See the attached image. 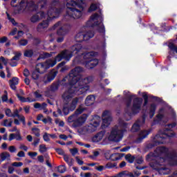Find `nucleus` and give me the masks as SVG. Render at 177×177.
Masks as SVG:
<instances>
[{
  "instance_id": "1",
  "label": "nucleus",
  "mask_w": 177,
  "mask_h": 177,
  "mask_svg": "<svg viewBox=\"0 0 177 177\" xmlns=\"http://www.w3.org/2000/svg\"><path fill=\"white\" fill-rule=\"evenodd\" d=\"M82 71H84L83 67H75L69 73L68 77H65L61 81L54 82L50 86V91L56 92L59 90L60 85L68 86V90L62 94V99L65 102H68L70 99H72L77 92L82 94L86 93L89 91V85L88 84L92 82L93 79L91 76L82 78V75H81Z\"/></svg>"
},
{
  "instance_id": "2",
  "label": "nucleus",
  "mask_w": 177,
  "mask_h": 177,
  "mask_svg": "<svg viewBox=\"0 0 177 177\" xmlns=\"http://www.w3.org/2000/svg\"><path fill=\"white\" fill-rule=\"evenodd\" d=\"M85 0H71L66 3V15L65 17H70L71 19H80L82 16L85 8Z\"/></svg>"
},
{
  "instance_id": "3",
  "label": "nucleus",
  "mask_w": 177,
  "mask_h": 177,
  "mask_svg": "<svg viewBox=\"0 0 177 177\" xmlns=\"http://www.w3.org/2000/svg\"><path fill=\"white\" fill-rule=\"evenodd\" d=\"M127 132L126 129H123L121 125H115L111 131V133L108 138L110 142H121L124 138V133Z\"/></svg>"
},
{
  "instance_id": "4",
  "label": "nucleus",
  "mask_w": 177,
  "mask_h": 177,
  "mask_svg": "<svg viewBox=\"0 0 177 177\" xmlns=\"http://www.w3.org/2000/svg\"><path fill=\"white\" fill-rule=\"evenodd\" d=\"M72 57L73 53H71L70 50L64 49L55 57V59L53 61L55 62L56 64L57 62H62L63 59L64 60H66V62H70Z\"/></svg>"
},
{
  "instance_id": "5",
  "label": "nucleus",
  "mask_w": 177,
  "mask_h": 177,
  "mask_svg": "<svg viewBox=\"0 0 177 177\" xmlns=\"http://www.w3.org/2000/svg\"><path fill=\"white\" fill-rule=\"evenodd\" d=\"M56 66V61L49 59L46 61L45 62L39 63L36 65V67H39L41 74H44L46 73V70L50 68V67H54Z\"/></svg>"
},
{
  "instance_id": "6",
  "label": "nucleus",
  "mask_w": 177,
  "mask_h": 177,
  "mask_svg": "<svg viewBox=\"0 0 177 177\" xmlns=\"http://www.w3.org/2000/svg\"><path fill=\"white\" fill-rule=\"evenodd\" d=\"M143 104V98L137 97L133 99L131 106V113L134 115L138 114L142 110V104Z\"/></svg>"
},
{
  "instance_id": "7",
  "label": "nucleus",
  "mask_w": 177,
  "mask_h": 177,
  "mask_svg": "<svg viewBox=\"0 0 177 177\" xmlns=\"http://www.w3.org/2000/svg\"><path fill=\"white\" fill-rule=\"evenodd\" d=\"M102 117L105 118L102 119L101 128H102V129H106V128H107L113 121V118L111 117V112L109 110H105L102 113Z\"/></svg>"
},
{
  "instance_id": "8",
  "label": "nucleus",
  "mask_w": 177,
  "mask_h": 177,
  "mask_svg": "<svg viewBox=\"0 0 177 177\" xmlns=\"http://www.w3.org/2000/svg\"><path fill=\"white\" fill-rule=\"evenodd\" d=\"M171 131H172V129L165 128L163 131H160L155 138L156 139H162V140L167 139V138H174L176 134L175 133H171Z\"/></svg>"
},
{
  "instance_id": "9",
  "label": "nucleus",
  "mask_w": 177,
  "mask_h": 177,
  "mask_svg": "<svg viewBox=\"0 0 177 177\" xmlns=\"http://www.w3.org/2000/svg\"><path fill=\"white\" fill-rule=\"evenodd\" d=\"M136 6L138 13H147L149 12V8L145 4L143 0H135Z\"/></svg>"
},
{
  "instance_id": "10",
  "label": "nucleus",
  "mask_w": 177,
  "mask_h": 177,
  "mask_svg": "<svg viewBox=\"0 0 177 177\" xmlns=\"http://www.w3.org/2000/svg\"><path fill=\"white\" fill-rule=\"evenodd\" d=\"M169 160L170 165L175 167L177 165V151L176 150H173L167 153L166 156Z\"/></svg>"
},
{
  "instance_id": "11",
  "label": "nucleus",
  "mask_w": 177,
  "mask_h": 177,
  "mask_svg": "<svg viewBox=\"0 0 177 177\" xmlns=\"http://www.w3.org/2000/svg\"><path fill=\"white\" fill-rule=\"evenodd\" d=\"M84 64L87 70H92L99 64V59L93 57L90 60L84 61Z\"/></svg>"
},
{
  "instance_id": "12",
  "label": "nucleus",
  "mask_w": 177,
  "mask_h": 177,
  "mask_svg": "<svg viewBox=\"0 0 177 177\" xmlns=\"http://www.w3.org/2000/svg\"><path fill=\"white\" fill-rule=\"evenodd\" d=\"M84 110H85V109H84V108H82V106H80L77 108V109H76V111L74 112V113L68 118V122H74V121H75V120H77V118L78 117V115H80V114H82V113H84Z\"/></svg>"
},
{
  "instance_id": "13",
  "label": "nucleus",
  "mask_w": 177,
  "mask_h": 177,
  "mask_svg": "<svg viewBox=\"0 0 177 177\" xmlns=\"http://www.w3.org/2000/svg\"><path fill=\"white\" fill-rule=\"evenodd\" d=\"M151 132H153L152 128H150L148 130L145 129L141 131L139 134V138L137 139V142L140 143V142H142L143 139H146V138H147V136H149Z\"/></svg>"
},
{
  "instance_id": "14",
  "label": "nucleus",
  "mask_w": 177,
  "mask_h": 177,
  "mask_svg": "<svg viewBox=\"0 0 177 177\" xmlns=\"http://www.w3.org/2000/svg\"><path fill=\"white\" fill-rule=\"evenodd\" d=\"M100 125V122L97 121H94L93 123H91L88 126H86V131L88 133H92L97 129V127Z\"/></svg>"
},
{
  "instance_id": "15",
  "label": "nucleus",
  "mask_w": 177,
  "mask_h": 177,
  "mask_svg": "<svg viewBox=\"0 0 177 177\" xmlns=\"http://www.w3.org/2000/svg\"><path fill=\"white\" fill-rule=\"evenodd\" d=\"M82 49V45L80 44H76L70 48L69 51L71 52V53H72V56H74V55H77V53L81 52Z\"/></svg>"
},
{
  "instance_id": "16",
  "label": "nucleus",
  "mask_w": 177,
  "mask_h": 177,
  "mask_svg": "<svg viewBox=\"0 0 177 177\" xmlns=\"http://www.w3.org/2000/svg\"><path fill=\"white\" fill-rule=\"evenodd\" d=\"M134 96H136L135 95H129L126 101H125V104H126V108L124 109V111L127 114H131V113H129V107H131V104H132V97H134Z\"/></svg>"
},
{
  "instance_id": "17",
  "label": "nucleus",
  "mask_w": 177,
  "mask_h": 177,
  "mask_svg": "<svg viewBox=\"0 0 177 177\" xmlns=\"http://www.w3.org/2000/svg\"><path fill=\"white\" fill-rule=\"evenodd\" d=\"M60 13H62V8H52L48 11V16H52L53 19H56L55 15L59 16Z\"/></svg>"
},
{
  "instance_id": "18",
  "label": "nucleus",
  "mask_w": 177,
  "mask_h": 177,
  "mask_svg": "<svg viewBox=\"0 0 177 177\" xmlns=\"http://www.w3.org/2000/svg\"><path fill=\"white\" fill-rule=\"evenodd\" d=\"M85 121L86 119L84 117L78 118L73 122V127L74 128L82 127V125L84 124Z\"/></svg>"
},
{
  "instance_id": "19",
  "label": "nucleus",
  "mask_w": 177,
  "mask_h": 177,
  "mask_svg": "<svg viewBox=\"0 0 177 177\" xmlns=\"http://www.w3.org/2000/svg\"><path fill=\"white\" fill-rule=\"evenodd\" d=\"M125 156V153H115L110 155L109 160L111 161H118V160H121L122 157Z\"/></svg>"
},
{
  "instance_id": "20",
  "label": "nucleus",
  "mask_w": 177,
  "mask_h": 177,
  "mask_svg": "<svg viewBox=\"0 0 177 177\" xmlns=\"http://www.w3.org/2000/svg\"><path fill=\"white\" fill-rule=\"evenodd\" d=\"M17 97L19 99V100H20V102H21V103H32V102H35V99H32L31 100V98L30 97H24L21 95H20V94L17 93L16 95Z\"/></svg>"
},
{
  "instance_id": "21",
  "label": "nucleus",
  "mask_w": 177,
  "mask_h": 177,
  "mask_svg": "<svg viewBox=\"0 0 177 177\" xmlns=\"http://www.w3.org/2000/svg\"><path fill=\"white\" fill-rule=\"evenodd\" d=\"M14 139H16V140H22L23 138H21L19 131H17L16 133L10 134L8 138L9 142H12V140H14Z\"/></svg>"
},
{
  "instance_id": "22",
  "label": "nucleus",
  "mask_w": 177,
  "mask_h": 177,
  "mask_svg": "<svg viewBox=\"0 0 177 177\" xmlns=\"http://www.w3.org/2000/svg\"><path fill=\"white\" fill-rule=\"evenodd\" d=\"M10 86L12 91H16L17 88L16 85H19V77H13L12 80L9 81Z\"/></svg>"
},
{
  "instance_id": "23",
  "label": "nucleus",
  "mask_w": 177,
  "mask_h": 177,
  "mask_svg": "<svg viewBox=\"0 0 177 177\" xmlns=\"http://www.w3.org/2000/svg\"><path fill=\"white\" fill-rule=\"evenodd\" d=\"M27 6L29 12H37V10H38V5L35 4V2L33 1L28 3Z\"/></svg>"
},
{
  "instance_id": "24",
  "label": "nucleus",
  "mask_w": 177,
  "mask_h": 177,
  "mask_svg": "<svg viewBox=\"0 0 177 177\" xmlns=\"http://www.w3.org/2000/svg\"><path fill=\"white\" fill-rule=\"evenodd\" d=\"M84 38H85V41H89L91 38H93L95 37V31L94 30H86V32H83Z\"/></svg>"
},
{
  "instance_id": "25",
  "label": "nucleus",
  "mask_w": 177,
  "mask_h": 177,
  "mask_svg": "<svg viewBox=\"0 0 177 177\" xmlns=\"http://www.w3.org/2000/svg\"><path fill=\"white\" fill-rule=\"evenodd\" d=\"M57 113H58V114H59V115L61 116L68 115V114H70V109H68V106H64L62 111V109L58 108L57 110Z\"/></svg>"
},
{
  "instance_id": "26",
  "label": "nucleus",
  "mask_w": 177,
  "mask_h": 177,
  "mask_svg": "<svg viewBox=\"0 0 177 177\" xmlns=\"http://www.w3.org/2000/svg\"><path fill=\"white\" fill-rule=\"evenodd\" d=\"M78 102H80V98L78 97H75L72 100L70 106H68L69 111H74V110L77 109V105L78 104Z\"/></svg>"
},
{
  "instance_id": "27",
  "label": "nucleus",
  "mask_w": 177,
  "mask_h": 177,
  "mask_svg": "<svg viewBox=\"0 0 177 177\" xmlns=\"http://www.w3.org/2000/svg\"><path fill=\"white\" fill-rule=\"evenodd\" d=\"M13 117V118L17 117V118H19V121H21V122H22L23 125H26V118L24 116H20V115L19 114V110L16 109L14 111V113H12V116Z\"/></svg>"
},
{
  "instance_id": "28",
  "label": "nucleus",
  "mask_w": 177,
  "mask_h": 177,
  "mask_svg": "<svg viewBox=\"0 0 177 177\" xmlns=\"http://www.w3.org/2000/svg\"><path fill=\"white\" fill-rule=\"evenodd\" d=\"M95 97L93 95H89L85 100V104L87 106H92L95 102Z\"/></svg>"
},
{
  "instance_id": "29",
  "label": "nucleus",
  "mask_w": 177,
  "mask_h": 177,
  "mask_svg": "<svg viewBox=\"0 0 177 177\" xmlns=\"http://www.w3.org/2000/svg\"><path fill=\"white\" fill-rule=\"evenodd\" d=\"M39 74H41V69H39V68L38 67H36L35 69L32 72V78L35 81H37V80L39 79Z\"/></svg>"
},
{
  "instance_id": "30",
  "label": "nucleus",
  "mask_w": 177,
  "mask_h": 177,
  "mask_svg": "<svg viewBox=\"0 0 177 177\" xmlns=\"http://www.w3.org/2000/svg\"><path fill=\"white\" fill-rule=\"evenodd\" d=\"M57 75V71L50 72L49 74L46 75L47 80L45 82H52L56 76Z\"/></svg>"
},
{
  "instance_id": "31",
  "label": "nucleus",
  "mask_w": 177,
  "mask_h": 177,
  "mask_svg": "<svg viewBox=\"0 0 177 177\" xmlns=\"http://www.w3.org/2000/svg\"><path fill=\"white\" fill-rule=\"evenodd\" d=\"M106 134V131H102L98 132L93 138L94 142H100V140L103 139V136Z\"/></svg>"
},
{
  "instance_id": "32",
  "label": "nucleus",
  "mask_w": 177,
  "mask_h": 177,
  "mask_svg": "<svg viewBox=\"0 0 177 177\" xmlns=\"http://www.w3.org/2000/svg\"><path fill=\"white\" fill-rule=\"evenodd\" d=\"M156 110H157V105L154 103L151 104L149 107V118H153L154 114H156Z\"/></svg>"
},
{
  "instance_id": "33",
  "label": "nucleus",
  "mask_w": 177,
  "mask_h": 177,
  "mask_svg": "<svg viewBox=\"0 0 177 177\" xmlns=\"http://www.w3.org/2000/svg\"><path fill=\"white\" fill-rule=\"evenodd\" d=\"M85 35H84V32H81L77 33L75 37V39L76 41V42H84V41H86L85 40Z\"/></svg>"
},
{
  "instance_id": "34",
  "label": "nucleus",
  "mask_w": 177,
  "mask_h": 177,
  "mask_svg": "<svg viewBox=\"0 0 177 177\" xmlns=\"http://www.w3.org/2000/svg\"><path fill=\"white\" fill-rule=\"evenodd\" d=\"M140 125H142L140 120H137L131 127L132 132H138V131H140Z\"/></svg>"
},
{
  "instance_id": "35",
  "label": "nucleus",
  "mask_w": 177,
  "mask_h": 177,
  "mask_svg": "<svg viewBox=\"0 0 177 177\" xmlns=\"http://www.w3.org/2000/svg\"><path fill=\"white\" fill-rule=\"evenodd\" d=\"M169 51V55H171L172 52H175L177 53V46L175 45L173 42H169L167 45Z\"/></svg>"
},
{
  "instance_id": "36",
  "label": "nucleus",
  "mask_w": 177,
  "mask_h": 177,
  "mask_svg": "<svg viewBox=\"0 0 177 177\" xmlns=\"http://www.w3.org/2000/svg\"><path fill=\"white\" fill-rule=\"evenodd\" d=\"M48 27H49V21L44 20L37 26V31H39L41 28H48Z\"/></svg>"
},
{
  "instance_id": "37",
  "label": "nucleus",
  "mask_w": 177,
  "mask_h": 177,
  "mask_svg": "<svg viewBox=\"0 0 177 177\" xmlns=\"http://www.w3.org/2000/svg\"><path fill=\"white\" fill-rule=\"evenodd\" d=\"M118 163L114 162H108L105 165L106 169H113V168H115V169H118V167L117 166Z\"/></svg>"
},
{
  "instance_id": "38",
  "label": "nucleus",
  "mask_w": 177,
  "mask_h": 177,
  "mask_svg": "<svg viewBox=\"0 0 177 177\" xmlns=\"http://www.w3.org/2000/svg\"><path fill=\"white\" fill-rule=\"evenodd\" d=\"M68 32V30L66 29L64 27H61L57 30V34L59 37H64L67 33Z\"/></svg>"
},
{
  "instance_id": "39",
  "label": "nucleus",
  "mask_w": 177,
  "mask_h": 177,
  "mask_svg": "<svg viewBox=\"0 0 177 177\" xmlns=\"http://www.w3.org/2000/svg\"><path fill=\"white\" fill-rule=\"evenodd\" d=\"M124 158L129 164H133V162L136 158L134 156H132L131 153H127Z\"/></svg>"
},
{
  "instance_id": "40",
  "label": "nucleus",
  "mask_w": 177,
  "mask_h": 177,
  "mask_svg": "<svg viewBox=\"0 0 177 177\" xmlns=\"http://www.w3.org/2000/svg\"><path fill=\"white\" fill-rule=\"evenodd\" d=\"M24 57H29L31 58L32 56H34V50L32 49H26L24 52Z\"/></svg>"
},
{
  "instance_id": "41",
  "label": "nucleus",
  "mask_w": 177,
  "mask_h": 177,
  "mask_svg": "<svg viewBox=\"0 0 177 177\" xmlns=\"http://www.w3.org/2000/svg\"><path fill=\"white\" fill-rule=\"evenodd\" d=\"M0 157L1 158V162H2L3 161H5V160L10 158V153L8 151H4L0 154Z\"/></svg>"
},
{
  "instance_id": "42",
  "label": "nucleus",
  "mask_w": 177,
  "mask_h": 177,
  "mask_svg": "<svg viewBox=\"0 0 177 177\" xmlns=\"http://www.w3.org/2000/svg\"><path fill=\"white\" fill-rule=\"evenodd\" d=\"M158 172L160 175H168L169 174V169L167 167L159 168Z\"/></svg>"
},
{
  "instance_id": "43",
  "label": "nucleus",
  "mask_w": 177,
  "mask_h": 177,
  "mask_svg": "<svg viewBox=\"0 0 177 177\" xmlns=\"http://www.w3.org/2000/svg\"><path fill=\"white\" fill-rule=\"evenodd\" d=\"M83 55V59L84 62H86L87 60H91L93 57V53L92 52L84 53Z\"/></svg>"
},
{
  "instance_id": "44",
  "label": "nucleus",
  "mask_w": 177,
  "mask_h": 177,
  "mask_svg": "<svg viewBox=\"0 0 177 177\" xmlns=\"http://www.w3.org/2000/svg\"><path fill=\"white\" fill-rule=\"evenodd\" d=\"M158 151L161 153V154H165L166 157L169 153V149L165 147H160L158 148Z\"/></svg>"
},
{
  "instance_id": "45",
  "label": "nucleus",
  "mask_w": 177,
  "mask_h": 177,
  "mask_svg": "<svg viewBox=\"0 0 177 177\" xmlns=\"http://www.w3.org/2000/svg\"><path fill=\"white\" fill-rule=\"evenodd\" d=\"M142 99H144L143 107H146L149 103V95L147 92L142 93Z\"/></svg>"
},
{
  "instance_id": "46",
  "label": "nucleus",
  "mask_w": 177,
  "mask_h": 177,
  "mask_svg": "<svg viewBox=\"0 0 177 177\" xmlns=\"http://www.w3.org/2000/svg\"><path fill=\"white\" fill-rule=\"evenodd\" d=\"M162 118H164V114L159 113L156 115V119L153 120V122L155 124H160L162 121Z\"/></svg>"
},
{
  "instance_id": "47",
  "label": "nucleus",
  "mask_w": 177,
  "mask_h": 177,
  "mask_svg": "<svg viewBox=\"0 0 177 177\" xmlns=\"http://www.w3.org/2000/svg\"><path fill=\"white\" fill-rule=\"evenodd\" d=\"M149 99L153 100V102H156L157 103H162V98H160L159 97L154 96L153 95H149Z\"/></svg>"
},
{
  "instance_id": "48",
  "label": "nucleus",
  "mask_w": 177,
  "mask_h": 177,
  "mask_svg": "<svg viewBox=\"0 0 177 177\" xmlns=\"http://www.w3.org/2000/svg\"><path fill=\"white\" fill-rule=\"evenodd\" d=\"M93 28V22L91 21V19H89L86 21V25L82 28L83 30H86V28Z\"/></svg>"
},
{
  "instance_id": "49",
  "label": "nucleus",
  "mask_w": 177,
  "mask_h": 177,
  "mask_svg": "<svg viewBox=\"0 0 177 177\" xmlns=\"http://www.w3.org/2000/svg\"><path fill=\"white\" fill-rule=\"evenodd\" d=\"M48 57H50V54H49V53H44L43 54L39 55V56L37 58V60H41V59L44 60L45 59H48Z\"/></svg>"
},
{
  "instance_id": "50",
  "label": "nucleus",
  "mask_w": 177,
  "mask_h": 177,
  "mask_svg": "<svg viewBox=\"0 0 177 177\" xmlns=\"http://www.w3.org/2000/svg\"><path fill=\"white\" fill-rule=\"evenodd\" d=\"M158 165H159L158 162H157V161L151 162L150 163V167L153 169H155V171H158V169H160V167H158Z\"/></svg>"
},
{
  "instance_id": "51",
  "label": "nucleus",
  "mask_w": 177,
  "mask_h": 177,
  "mask_svg": "<svg viewBox=\"0 0 177 177\" xmlns=\"http://www.w3.org/2000/svg\"><path fill=\"white\" fill-rule=\"evenodd\" d=\"M40 19H39V15H34L31 17L30 18V21L31 23H37L38 21H39Z\"/></svg>"
},
{
  "instance_id": "52",
  "label": "nucleus",
  "mask_w": 177,
  "mask_h": 177,
  "mask_svg": "<svg viewBox=\"0 0 177 177\" xmlns=\"http://www.w3.org/2000/svg\"><path fill=\"white\" fill-rule=\"evenodd\" d=\"M97 10V5H96L95 3H92L88 10V12L91 13L92 12H95V10Z\"/></svg>"
},
{
  "instance_id": "53",
  "label": "nucleus",
  "mask_w": 177,
  "mask_h": 177,
  "mask_svg": "<svg viewBox=\"0 0 177 177\" xmlns=\"http://www.w3.org/2000/svg\"><path fill=\"white\" fill-rule=\"evenodd\" d=\"M97 30L98 32H100V34H104V32H106L104 24H102L101 26H98Z\"/></svg>"
},
{
  "instance_id": "54",
  "label": "nucleus",
  "mask_w": 177,
  "mask_h": 177,
  "mask_svg": "<svg viewBox=\"0 0 177 177\" xmlns=\"http://www.w3.org/2000/svg\"><path fill=\"white\" fill-rule=\"evenodd\" d=\"M15 55L11 59V60H16L17 62H19V60H20V56H21V53H15Z\"/></svg>"
},
{
  "instance_id": "55",
  "label": "nucleus",
  "mask_w": 177,
  "mask_h": 177,
  "mask_svg": "<svg viewBox=\"0 0 177 177\" xmlns=\"http://www.w3.org/2000/svg\"><path fill=\"white\" fill-rule=\"evenodd\" d=\"M32 131H33L34 135L37 136V138H39V136H41V133H39V129L34 127L32 128Z\"/></svg>"
},
{
  "instance_id": "56",
  "label": "nucleus",
  "mask_w": 177,
  "mask_h": 177,
  "mask_svg": "<svg viewBox=\"0 0 177 177\" xmlns=\"http://www.w3.org/2000/svg\"><path fill=\"white\" fill-rule=\"evenodd\" d=\"M8 119L4 120L3 123L2 124L3 127H12V124H13V121L10 119V121L8 124Z\"/></svg>"
},
{
  "instance_id": "57",
  "label": "nucleus",
  "mask_w": 177,
  "mask_h": 177,
  "mask_svg": "<svg viewBox=\"0 0 177 177\" xmlns=\"http://www.w3.org/2000/svg\"><path fill=\"white\" fill-rule=\"evenodd\" d=\"M66 170L67 169L65 166L59 165L58 167V172H59V174H64V172H66Z\"/></svg>"
},
{
  "instance_id": "58",
  "label": "nucleus",
  "mask_w": 177,
  "mask_h": 177,
  "mask_svg": "<svg viewBox=\"0 0 177 177\" xmlns=\"http://www.w3.org/2000/svg\"><path fill=\"white\" fill-rule=\"evenodd\" d=\"M39 147V151L40 153H45V151L48 150V148H46V145H40Z\"/></svg>"
},
{
  "instance_id": "59",
  "label": "nucleus",
  "mask_w": 177,
  "mask_h": 177,
  "mask_svg": "<svg viewBox=\"0 0 177 177\" xmlns=\"http://www.w3.org/2000/svg\"><path fill=\"white\" fill-rule=\"evenodd\" d=\"M28 40L24 39H21V40H19V44L21 46H26L28 45Z\"/></svg>"
},
{
  "instance_id": "60",
  "label": "nucleus",
  "mask_w": 177,
  "mask_h": 177,
  "mask_svg": "<svg viewBox=\"0 0 177 177\" xmlns=\"http://www.w3.org/2000/svg\"><path fill=\"white\" fill-rule=\"evenodd\" d=\"M4 93L6 94L1 96V100L3 102L8 103V91H5Z\"/></svg>"
},
{
  "instance_id": "61",
  "label": "nucleus",
  "mask_w": 177,
  "mask_h": 177,
  "mask_svg": "<svg viewBox=\"0 0 177 177\" xmlns=\"http://www.w3.org/2000/svg\"><path fill=\"white\" fill-rule=\"evenodd\" d=\"M55 150L56 153H57V154H59V156L66 155L64 153V151L61 148H55Z\"/></svg>"
},
{
  "instance_id": "62",
  "label": "nucleus",
  "mask_w": 177,
  "mask_h": 177,
  "mask_svg": "<svg viewBox=\"0 0 177 177\" xmlns=\"http://www.w3.org/2000/svg\"><path fill=\"white\" fill-rule=\"evenodd\" d=\"M33 44L35 46H38V45H39V44H41V39H39V38H38V37H35L33 39Z\"/></svg>"
},
{
  "instance_id": "63",
  "label": "nucleus",
  "mask_w": 177,
  "mask_h": 177,
  "mask_svg": "<svg viewBox=\"0 0 177 177\" xmlns=\"http://www.w3.org/2000/svg\"><path fill=\"white\" fill-rule=\"evenodd\" d=\"M43 139L44 142H49L50 138H49V134L48 133H45L43 136Z\"/></svg>"
},
{
  "instance_id": "64",
  "label": "nucleus",
  "mask_w": 177,
  "mask_h": 177,
  "mask_svg": "<svg viewBox=\"0 0 177 177\" xmlns=\"http://www.w3.org/2000/svg\"><path fill=\"white\" fill-rule=\"evenodd\" d=\"M90 19L93 21L95 20H97L99 19V14L97 13L93 14V15L91 16Z\"/></svg>"
}]
</instances>
